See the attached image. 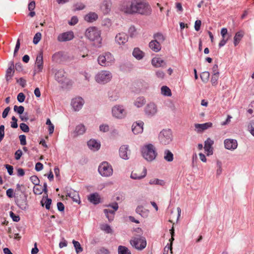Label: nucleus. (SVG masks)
<instances>
[{"mask_svg": "<svg viewBox=\"0 0 254 254\" xmlns=\"http://www.w3.org/2000/svg\"><path fill=\"white\" fill-rule=\"evenodd\" d=\"M119 9L127 14L138 13L147 15L151 12L150 6L145 0H131L125 1L120 5Z\"/></svg>", "mask_w": 254, "mask_h": 254, "instance_id": "1", "label": "nucleus"}, {"mask_svg": "<svg viewBox=\"0 0 254 254\" xmlns=\"http://www.w3.org/2000/svg\"><path fill=\"white\" fill-rule=\"evenodd\" d=\"M85 36L89 40L94 41V44L97 47H100L102 44L101 31L95 27L88 28L85 32Z\"/></svg>", "mask_w": 254, "mask_h": 254, "instance_id": "2", "label": "nucleus"}, {"mask_svg": "<svg viewBox=\"0 0 254 254\" xmlns=\"http://www.w3.org/2000/svg\"><path fill=\"white\" fill-rule=\"evenodd\" d=\"M141 153L143 158L148 161H151L155 159L157 155L155 147L151 144L142 147Z\"/></svg>", "mask_w": 254, "mask_h": 254, "instance_id": "3", "label": "nucleus"}, {"mask_svg": "<svg viewBox=\"0 0 254 254\" xmlns=\"http://www.w3.org/2000/svg\"><path fill=\"white\" fill-rule=\"evenodd\" d=\"M98 62L101 66H108L114 63L115 59L110 53L106 52L98 57Z\"/></svg>", "mask_w": 254, "mask_h": 254, "instance_id": "4", "label": "nucleus"}, {"mask_svg": "<svg viewBox=\"0 0 254 254\" xmlns=\"http://www.w3.org/2000/svg\"><path fill=\"white\" fill-rule=\"evenodd\" d=\"M159 140L163 145L169 144L173 139V135L171 129H163L159 133Z\"/></svg>", "mask_w": 254, "mask_h": 254, "instance_id": "5", "label": "nucleus"}, {"mask_svg": "<svg viewBox=\"0 0 254 254\" xmlns=\"http://www.w3.org/2000/svg\"><path fill=\"white\" fill-rule=\"evenodd\" d=\"M112 78V74L110 71L102 70L96 75L95 80L98 83L105 84L110 81Z\"/></svg>", "mask_w": 254, "mask_h": 254, "instance_id": "6", "label": "nucleus"}, {"mask_svg": "<svg viewBox=\"0 0 254 254\" xmlns=\"http://www.w3.org/2000/svg\"><path fill=\"white\" fill-rule=\"evenodd\" d=\"M131 245L138 250H142L146 247V241L143 237H135L130 241Z\"/></svg>", "mask_w": 254, "mask_h": 254, "instance_id": "7", "label": "nucleus"}, {"mask_svg": "<svg viewBox=\"0 0 254 254\" xmlns=\"http://www.w3.org/2000/svg\"><path fill=\"white\" fill-rule=\"evenodd\" d=\"M99 173L104 177H109L113 174L112 166L106 162H103L98 168Z\"/></svg>", "mask_w": 254, "mask_h": 254, "instance_id": "8", "label": "nucleus"}, {"mask_svg": "<svg viewBox=\"0 0 254 254\" xmlns=\"http://www.w3.org/2000/svg\"><path fill=\"white\" fill-rule=\"evenodd\" d=\"M55 78L63 86L67 85L69 83V80L66 77L65 72L63 69L59 70L55 73Z\"/></svg>", "mask_w": 254, "mask_h": 254, "instance_id": "9", "label": "nucleus"}, {"mask_svg": "<svg viewBox=\"0 0 254 254\" xmlns=\"http://www.w3.org/2000/svg\"><path fill=\"white\" fill-rule=\"evenodd\" d=\"M144 111L146 116L151 117L157 112V105L153 102H150L145 107Z\"/></svg>", "mask_w": 254, "mask_h": 254, "instance_id": "10", "label": "nucleus"}, {"mask_svg": "<svg viewBox=\"0 0 254 254\" xmlns=\"http://www.w3.org/2000/svg\"><path fill=\"white\" fill-rule=\"evenodd\" d=\"M109 206L111 208L105 209L104 212L109 221H112L114 218L115 211L118 210L119 206L117 203H115Z\"/></svg>", "mask_w": 254, "mask_h": 254, "instance_id": "11", "label": "nucleus"}, {"mask_svg": "<svg viewBox=\"0 0 254 254\" xmlns=\"http://www.w3.org/2000/svg\"><path fill=\"white\" fill-rule=\"evenodd\" d=\"M43 53L40 52L37 55L35 62V65L34 67V74L39 73L42 71L43 68Z\"/></svg>", "mask_w": 254, "mask_h": 254, "instance_id": "12", "label": "nucleus"}, {"mask_svg": "<svg viewBox=\"0 0 254 254\" xmlns=\"http://www.w3.org/2000/svg\"><path fill=\"white\" fill-rule=\"evenodd\" d=\"M112 114L117 118L122 119L126 116L127 112L123 106L116 105L112 109Z\"/></svg>", "mask_w": 254, "mask_h": 254, "instance_id": "13", "label": "nucleus"}, {"mask_svg": "<svg viewBox=\"0 0 254 254\" xmlns=\"http://www.w3.org/2000/svg\"><path fill=\"white\" fill-rule=\"evenodd\" d=\"M147 173L146 169L143 167L141 170L135 169L133 170L131 174L130 177L132 179L139 180L144 178Z\"/></svg>", "mask_w": 254, "mask_h": 254, "instance_id": "14", "label": "nucleus"}, {"mask_svg": "<svg viewBox=\"0 0 254 254\" xmlns=\"http://www.w3.org/2000/svg\"><path fill=\"white\" fill-rule=\"evenodd\" d=\"M74 37L73 32L70 31L59 34L57 39L59 42H65L71 40Z\"/></svg>", "mask_w": 254, "mask_h": 254, "instance_id": "15", "label": "nucleus"}, {"mask_svg": "<svg viewBox=\"0 0 254 254\" xmlns=\"http://www.w3.org/2000/svg\"><path fill=\"white\" fill-rule=\"evenodd\" d=\"M212 127V123L211 122H207L204 124H194V130L197 133H201L203 131L210 128Z\"/></svg>", "mask_w": 254, "mask_h": 254, "instance_id": "16", "label": "nucleus"}, {"mask_svg": "<svg viewBox=\"0 0 254 254\" xmlns=\"http://www.w3.org/2000/svg\"><path fill=\"white\" fill-rule=\"evenodd\" d=\"M214 144V141L210 138H208L204 142V149L207 156H210L213 154V147L212 145Z\"/></svg>", "mask_w": 254, "mask_h": 254, "instance_id": "17", "label": "nucleus"}, {"mask_svg": "<svg viewBox=\"0 0 254 254\" xmlns=\"http://www.w3.org/2000/svg\"><path fill=\"white\" fill-rule=\"evenodd\" d=\"M84 101L81 97H76L72 100L71 106L75 111H79L82 107Z\"/></svg>", "mask_w": 254, "mask_h": 254, "instance_id": "18", "label": "nucleus"}, {"mask_svg": "<svg viewBox=\"0 0 254 254\" xmlns=\"http://www.w3.org/2000/svg\"><path fill=\"white\" fill-rule=\"evenodd\" d=\"M224 145L227 149L233 150L237 148L238 143L235 139H226L224 140Z\"/></svg>", "mask_w": 254, "mask_h": 254, "instance_id": "19", "label": "nucleus"}, {"mask_svg": "<svg viewBox=\"0 0 254 254\" xmlns=\"http://www.w3.org/2000/svg\"><path fill=\"white\" fill-rule=\"evenodd\" d=\"M143 124L144 123L142 121L134 123L132 126V132L135 134L141 133L143 131Z\"/></svg>", "mask_w": 254, "mask_h": 254, "instance_id": "20", "label": "nucleus"}, {"mask_svg": "<svg viewBox=\"0 0 254 254\" xmlns=\"http://www.w3.org/2000/svg\"><path fill=\"white\" fill-rule=\"evenodd\" d=\"M128 41V36L125 33H120L116 36V41L120 45H124Z\"/></svg>", "mask_w": 254, "mask_h": 254, "instance_id": "21", "label": "nucleus"}, {"mask_svg": "<svg viewBox=\"0 0 254 254\" xmlns=\"http://www.w3.org/2000/svg\"><path fill=\"white\" fill-rule=\"evenodd\" d=\"M128 146L127 145H124L120 147L119 149V154L120 157L124 159H128Z\"/></svg>", "mask_w": 254, "mask_h": 254, "instance_id": "22", "label": "nucleus"}, {"mask_svg": "<svg viewBox=\"0 0 254 254\" xmlns=\"http://www.w3.org/2000/svg\"><path fill=\"white\" fill-rule=\"evenodd\" d=\"M88 147L93 151H96L99 149L100 147V143L95 139H90L87 142Z\"/></svg>", "mask_w": 254, "mask_h": 254, "instance_id": "23", "label": "nucleus"}, {"mask_svg": "<svg viewBox=\"0 0 254 254\" xmlns=\"http://www.w3.org/2000/svg\"><path fill=\"white\" fill-rule=\"evenodd\" d=\"M66 196L71 198L73 201L79 203V196L78 192L74 190H70L67 192Z\"/></svg>", "mask_w": 254, "mask_h": 254, "instance_id": "24", "label": "nucleus"}, {"mask_svg": "<svg viewBox=\"0 0 254 254\" xmlns=\"http://www.w3.org/2000/svg\"><path fill=\"white\" fill-rule=\"evenodd\" d=\"M86 131L85 127L83 124L77 125L73 132L74 137L83 134Z\"/></svg>", "mask_w": 254, "mask_h": 254, "instance_id": "25", "label": "nucleus"}, {"mask_svg": "<svg viewBox=\"0 0 254 254\" xmlns=\"http://www.w3.org/2000/svg\"><path fill=\"white\" fill-rule=\"evenodd\" d=\"M152 64L154 66L159 67L163 66L166 63L161 58L156 57L152 60Z\"/></svg>", "mask_w": 254, "mask_h": 254, "instance_id": "26", "label": "nucleus"}, {"mask_svg": "<svg viewBox=\"0 0 254 254\" xmlns=\"http://www.w3.org/2000/svg\"><path fill=\"white\" fill-rule=\"evenodd\" d=\"M111 6V1L110 0H105L101 6V9L104 14H107L110 11Z\"/></svg>", "mask_w": 254, "mask_h": 254, "instance_id": "27", "label": "nucleus"}, {"mask_svg": "<svg viewBox=\"0 0 254 254\" xmlns=\"http://www.w3.org/2000/svg\"><path fill=\"white\" fill-rule=\"evenodd\" d=\"M245 34V32L240 30L237 32L234 37V45L235 46H236L240 43L243 37H244Z\"/></svg>", "mask_w": 254, "mask_h": 254, "instance_id": "28", "label": "nucleus"}, {"mask_svg": "<svg viewBox=\"0 0 254 254\" xmlns=\"http://www.w3.org/2000/svg\"><path fill=\"white\" fill-rule=\"evenodd\" d=\"M88 200L92 203L97 204L100 202V196L97 193L91 194L88 196Z\"/></svg>", "mask_w": 254, "mask_h": 254, "instance_id": "29", "label": "nucleus"}, {"mask_svg": "<svg viewBox=\"0 0 254 254\" xmlns=\"http://www.w3.org/2000/svg\"><path fill=\"white\" fill-rule=\"evenodd\" d=\"M98 17V16L95 12H90L85 16L84 19L88 22H93L97 20Z\"/></svg>", "mask_w": 254, "mask_h": 254, "instance_id": "30", "label": "nucleus"}, {"mask_svg": "<svg viewBox=\"0 0 254 254\" xmlns=\"http://www.w3.org/2000/svg\"><path fill=\"white\" fill-rule=\"evenodd\" d=\"M150 48L155 52H159L161 49V44L156 41L152 40L149 44Z\"/></svg>", "mask_w": 254, "mask_h": 254, "instance_id": "31", "label": "nucleus"}, {"mask_svg": "<svg viewBox=\"0 0 254 254\" xmlns=\"http://www.w3.org/2000/svg\"><path fill=\"white\" fill-rule=\"evenodd\" d=\"M14 73V64L11 63L6 72V79L7 81L11 79Z\"/></svg>", "mask_w": 254, "mask_h": 254, "instance_id": "32", "label": "nucleus"}, {"mask_svg": "<svg viewBox=\"0 0 254 254\" xmlns=\"http://www.w3.org/2000/svg\"><path fill=\"white\" fill-rule=\"evenodd\" d=\"M145 99L143 97H139L135 100L134 105L137 108H140L145 104Z\"/></svg>", "mask_w": 254, "mask_h": 254, "instance_id": "33", "label": "nucleus"}, {"mask_svg": "<svg viewBox=\"0 0 254 254\" xmlns=\"http://www.w3.org/2000/svg\"><path fill=\"white\" fill-rule=\"evenodd\" d=\"M133 56L137 60L141 59L143 56L144 54L139 48H134L132 52Z\"/></svg>", "mask_w": 254, "mask_h": 254, "instance_id": "34", "label": "nucleus"}, {"mask_svg": "<svg viewBox=\"0 0 254 254\" xmlns=\"http://www.w3.org/2000/svg\"><path fill=\"white\" fill-rule=\"evenodd\" d=\"M164 155V158L167 161L171 162L173 160L174 155L170 150H165Z\"/></svg>", "mask_w": 254, "mask_h": 254, "instance_id": "35", "label": "nucleus"}, {"mask_svg": "<svg viewBox=\"0 0 254 254\" xmlns=\"http://www.w3.org/2000/svg\"><path fill=\"white\" fill-rule=\"evenodd\" d=\"M136 212L142 217H146L148 214V211L144 209L142 206H138L136 209Z\"/></svg>", "mask_w": 254, "mask_h": 254, "instance_id": "36", "label": "nucleus"}, {"mask_svg": "<svg viewBox=\"0 0 254 254\" xmlns=\"http://www.w3.org/2000/svg\"><path fill=\"white\" fill-rule=\"evenodd\" d=\"M41 204L43 206L45 205V207L47 209L50 208L51 204L52 203V200L48 197H43L41 200Z\"/></svg>", "mask_w": 254, "mask_h": 254, "instance_id": "37", "label": "nucleus"}, {"mask_svg": "<svg viewBox=\"0 0 254 254\" xmlns=\"http://www.w3.org/2000/svg\"><path fill=\"white\" fill-rule=\"evenodd\" d=\"M118 250V254H131L130 250L125 246H119Z\"/></svg>", "mask_w": 254, "mask_h": 254, "instance_id": "38", "label": "nucleus"}, {"mask_svg": "<svg viewBox=\"0 0 254 254\" xmlns=\"http://www.w3.org/2000/svg\"><path fill=\"white\" fill-rule=\"evenodd\" d=\"M154 41L161 44L165 40V37L161 33H157L154 35Z\"/></svg>", "mask_w": 254, "mask_h": 254, "instance_id": "39", "label": "nucleus"}, {"mask_svg": "<svg viewBox=\"0 0 254 254\" xmlns=\"http://www.w3.org/2000/svg\"><path fill=\"white\" fill-rule=\"evenodd\" d=\"M161 93L163 95L167 96H171V91L169 87L166 86H163L161 89Z\"/></svg>", "mask_w": 254, "mask_h": 254, "instance_id": "40", "label": "nucleus"}, {"mask_svg": "<svg viewBox=\"0 0 254 254\" xmlns=\"http://www.w3.org/2000/svg\"><path fill=\"white\" fill-rule=\"evenodd\" d=\"M72 243L74 245V247L75 248L76 252L77 254L82 252L83 249L81 247L80 244L78 242L73 240Z\"/></svg>", "mask_w": 254, "mask_h": 254, "instance_id": "41", "label": "nucleus"}, {"mask_svg": "<svg viewBox=\"0 0 254 254\" xmlns=\"http://www.w3.org/2000/svg\"><path fill=\"white\" fill-rule=\"evenodd\" d=\"M150 185H159L160 186H163L165 184L163 180H159L158 179H151L149 181Z\"/></svg>", "mask_w": 254, "mask_h": 254, "instance_id": "42", "label": "nucleus"}, {"mask_svg": "<svg viewBox=\"0 0 254 254\" xmlns=\"http://www.w3.org/2000/svg\"><path fill=\"white\" fill-rule=\"evenodd\" d=\"M43 191L42 186L38 185H35L33 188V192L35 194H41Z\"/></svg>", "mask_w": 254, "mask_h": 254, "instance_id": "43", "label": "nucleus"}, {"mask_svg": "<svg viewBox=\"0 0 254 254\" xmlns=\"http://www.w3.org/2000/svg\"><path fill=\"white\" fill-rule=\"evenodd\" d=\"M85 5L81 2H78L74 4L73 9L74 11L82 10L85 8Z\"/></svg>", "mask_w": 254, "mask_h": 254, "instance_id": "44", "label": "nucleus"}, {"mask_svg": "<svg viewBox=\"0 0 254 254\" xmlns=\"http://www.w3.org/2000/svg\"><path fill=\"white\" fill-rule=\"evenodd\" d=\"M200 78L203 82H207L209 78V72L208 71L203 72L200 74Z\"/></svg>", "mask_w": 254, "mask_h": 254, "instance_id": "45", "label": "nucleus"}, {"mask_svg": "<svg viewBox=\"0 0 254 254\" xmlns=\"http://www.w3.org/2000/svg\"><path fill=\"white\" fill-rule=\"evenodd\" d=\"M42 34L40 32H37L35 34L33 38V42L34 44H37L41 40Z\"/></svg>", "mask_w": 254, "mask_h": 254, "instance_id": "46", "label": "nucleus"}, {"mask_svg": "<svg viewBox=\"0 0 254 254\" xmlns=\"http://www.w3.org/2000/svg\"><path fill=\"white\" fill-rule=\"evenodd\" d=\"M109 98L111 101H116L119 98V93L116 91L112 92L110 94Z\"/></svg>", "mask_w": 254, "mask_h": 254, "instance_id": "47", "label": "nucleus"}, {"mask_svg": "<svg viewBox=\"0 0 254 254\" xmlns=\"http://www.w3.org/2000/svg\"><path fill=\"white\" fill-rule=\"evenodd\" d=\"M14 111L18 114L21 115L24 111V108L22 106H17L15 105L14 106Z\"/></svg>", "mask_w": 254, "mask_h": 254, "instance_id": "48", "label": "nucleus"}, {"mask_svg": "<svg viewBox=\"0 0 254 254\" xmlns=\"http://www.w3.org/2000/svg\"><path fill=\"white\" fill-rule=\"evenodd\" d=\"M101 229L107 233H111L112 230L110 226L108 224H103L101 226Z\"/></svg>", "mask_w": 254, "mask_h": 254, "instance_id": "49", "label": "nucleus"}, {"mask_svg": "<svg viewBox=\"0 0 254 254\" xmlns=\"http://www.w3.org/2000/svg\"><path fill=\"white\" fill-rule=\"evenodd\" d=\"M217 168L216 175L219 176L222 172V163L219 161H217Z\"/></svg>", "mask_w": 254, "mask_h": 254, "instance_id": "50", "label": "nucleus"}, {"mask_svg": "<svg viewBox=\"0 0 254 254\" xmlns=\"http://www.w3.org/2000/svg\"><path fill=\"white\" fill-rule=\"evenodd\" d=\"M219 75H215V74H212V76L211 77V82L212 83V85L213 86H215L218 83V79L219 78Z\"/></svg>", "mask_w": 254, "mask_h": 254, "instance_id": "51", "label": "nucleus"}, {"mask_svg": "<svg viewBox=\"0 0 254 254\" xmlns=\"http://www.w3.org/2000/svg\"><path fill=\"white\" fill-rule=\"evenodd\" d=\"M9 215L13 221L16 222L19 221L20 217L19 215L15 214L12 211H10Z\"/></svg>", "mask_w": 254, "mask_h": 254, "instance_id": "52", "label": "nucleus"}, {"mask_svg": "<svg viewBox=\"0 0 254 254\" xmlns=\"http://www.w3.org/2000/svg\"><path fill=\"white\" fill-rule=\"evenodd\" d=\"M19 127L20 129L24 132H28L29 131V127L25 123H21Z\"/></svg>", "mask_w": 254, "mask_h": 254, "instance_id": "53", "label": "nucleus"}, {"mask_svg": "<svg viewBox=\"0 0 254 254\" xmlns=\"http://www.w3.org/2000/svg\"><path fill=\"white\" fill-rule=\"evenodd\" d=\"M128 33L130 36L133 37L136 35V30L134 26H131L128 30Z\"/></svg>", "mask_w": 254, "mask_h": 254, "instance_id": "54", "label": "nucleus"}, {"mask_svg": "<svg viewBox=\"0 0 254 254\" xmlns=\"http://www.w3.org/2000/svg\"><path fill=\"white\" fill-rule=\"evenodd\" d=\"M17 99L19 102L22 103L24 101L25 96L24 93L22 92L19 93L17 95Z\"/></svg>", "mask_w": 254, "mask_h": 254, "instance_id": "55", "label": "nucleus"}, {"mask_svg": "<svg viewBox=\"0 0 254 254\" xmlns=\"http://www.w3.org/2000/svg\"><path fill=\"white\" fill-rule=\"evenodd\" d=\"M11 120H12V122H11V127L14 128H17L18 127V125L17 124V120L14 116H13L12 117Z\"/></svg>", "mask_w": 254, "mask_h": 254, "instance_id": "56", "label": "nucleus"}, {"mask_svg": "<svg viewBox=\"0 0 254 254\" xmlns=\"http://www.w3.org/2000/svg\"><path fill=\"white\" fill-rule=\"evenodd\" d=\"M229 37L230 36H228L227 38H222V39L221 40L219 43V47L224 46L228 41Z\"/></svg>", "mask_w": 254, "mask_h": 254, "instance_id": "57", "label": "nucleus"}, {"mask_svg": "<svg viewBox=\"0 0 254 254\" xmlns=\"http://www.w3.org/2000/svg\"><path fill=\"white\" fill-rule=\"evenodd\" d=\"M4 136V126L1 125L0 126V142L2 140Z\"/></svg>", "mask_w": 254, "mask_h": 254, "instance_id": "58", "label": "nucleus"}, {"mask_svg": "<svg viewBox=\"0 0 254 254\" xmlns=\"http://www.w3.org/2000/svg\"><path fill=\"white\" fill-rule=\"evenodd\" d=\"M248 112L250 114L252 115L253 116H254V101L252 102L250 105V108L248 110Z\"/></svg>", "mask_w": 254, "mask_h": 254, "instance_id": "59", "label": "nucleus"}, {"mask_svg": "<svg viewBox=\"0 0 254 254\" xmlns=\"http://www.w3.org/2000/svg\"><path fill=\"white\" fill-rule=\"evenodd\" d=\"M201 25V21L199 20H197L195 22L194 29L196 31H198L200 30V26Z\"/></svg>", "mask_w": 254, "mask_h": 254, "instance_id": "60", "label": "nucleus"}, {"mask_svg": "<svg viewBox=\"0 0 254 254\" xmlns=\"http://www.w3.org/2000/svg\"><path fill=\"white\" fill-rule=\"evenodd\" d=\"M20 144L22 145H25L26 144V136L25 135H20L19 136Z\"/></svg>", "mask_w": 254, "mask_h": 254, "instance_id": "61", "label": "nucleus"}, {"mask_svg": "<svg viewBox=\"0 0 254 254\" xmlns=\"http://www.w3.org/2000/svg\"><path fill=\"white\" fill-rule=\"evenodd\" d=\"M22 155V152L21 150H17L14 154L15 159L17 160H19Z\"/></svg>", "mask_w": 254, "mask_h": 254, "instance_id": "62", "label": "nucleus"}, {"mask_svg": "<svg viewBox=\"0 0 254 254\" xmlns=\"http://www.w3.org/2000/svg\"><path fill=\"white\" fill-rule=\"evenodd\" d=\"M78 21V18L76 16H73L70 21L69 22V24L70 25H75Z\"/></svg>", "mask_w": 254, "mask_h": 254, "instance_id": "63", "label": "nucleus"}, {"mask_svg": "<svg viewBox=\"0 0 254 254\" xmlns=\"http://www.w3.org/2000/svg\"><path fill=\"white\" fill-rule=\"evenodd\" d=\"M30 180H31V182L35 185H38V184L39 183V180L38 178V177L36 176H33L31 177Z\"/></svg>", "mask_w": 254, "mask_h": 254, "instance_id": "64", "label": "nucleus"}]
</instances>
